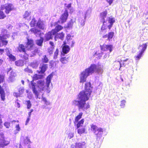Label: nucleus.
I'll use <instances>...</instances> for the list:
<instances>
[{"mask_svg": "<svg viewBox=\"0 0 148 148\" xmlns=\"http://www.w3.org/2000/svg\"><path fill=\"white\" fill-rule=\"evenodd\" d=\"M52 77L53 75H48L46 79V83H44V81L42 79L38 81L37 82V85L33 81L31 82L30 87L35 95L36 99H40L39 93L41 90L46 89L47 93H49L50 92V90L52 88V84H51V82Z\"/></svg>", "mask_w": 148, "mask_h": 148, "instance_id": "obj_1", "label": "nucleus"}, {"mask_svg": "<svg viewBox=\"0 0 148 148\" xmlns=\"http://www.w3.org/2000/svg\"><path fill=\"white\" fill-rule=\"evenodd\" d=\"M90 95L85 91L80 92L78 95L79 100H74L73 102V104L77 106L79 110H84L90 108V105L86 101L89 99Z\"/></svg>", "mask_w": 148, "mask_h": 148, "instance_id": "obj_2", "label": "nucleus"}, {"mask_svg": "<svg viewBox=\"0 0 148 148\" xmlns=\"http://www.w3.org/2000/svg\"><path fill=\"white\" fill-rule=\"evenodd\" d=\"M103 66L101 65H97L95 64H92L90 66L85 70L90 75L95 72L99 74H101L103 71Z\"/></svg>", "mask_w": 148, "mask_h": 148, "instance_id": "obj_3", "label": "nucleus"}, {"mask_svg": "<svg viewBox=\"0 0 148 148\" xmlns=\"http://www.w3.org/2000/svg\"><path fill=\"white\" fill-rule=\"evenodd\" d=\"M147 45L146 43L139 45L138 49H139L140 48H142V49L141 50L139 51V53L137 56H135L134 58L136 60H138L141 58L144 51L147 49Z\"/></svg>", "mask_w": 148, "mask_h": 148, "instance_id": "obj_4", "label": "nucleus"}, {"mask_svg": "<svg viewBox=\"0 0 148 148\" xmlns=\"http://www.w3.org/2000/svg\"><path fill=\"white\" fill-rule=\"evenodd\" d=\"M90 75L85 70L82 72L79 75L80 82L83 83L86 82V78Z\"/></svg>", "mask_w": 148, "mask_h": 148, "instance_id": "obj_5", "label": "nucleus"}, {"mask_svg": "<svg viewBox=\"0 0 148 148\" xmlns=\"http://www.w3.org/2000/svg\"><path fill=\"white\" fill-rule=\"evenodd\" d=\"M13 7L12 4H10L3 5L1 7V10H4L6 13L8 14L12 10Z\"/></svg>", "mask_w": 148, "mask_h": 148, "instance_id": "obj_6", "label": "nucleus"}, {"mask_svg": "<svg viewBox=\"0 0 148 148\" xmlns=\"http://www.w3.org/2000/svg\"><path fill=\"white\" fill-rule=\"evenodd\" d=\"M10 35L8 34H5L1 35L0 36V45H1V44L2 43L3 45H6L8 43V41L6 40H4V39H6L9 38Z\"/></svg>", "mask_w": 148, "mask_h": 148, "instance_id": "obj_7", "label": "nucleus"}, {"mask_svg": "<svg viewBox=\"0 0 148 148\" xmlns=\"http://www.w3.org/2000/svg\"><path fill=\"white\" fill-rule=\"evenodd\" d=\"M85 145L84 142L76 143L75 145H71V148H83L85 147Z\"/></svg>", "mask_w": 148, "mask_h": 148, "instance_id": "obj_8", "label": "nucleus"}, {"mask_svg": "<svg viewBox=\"0 0 148 148\" xmlns=\"http://www.w3.org/2000/svg\"><path fill=\"white\" fill-rule=\"evenodd\" d=\"M68 16V10H65L64 13L62 15L60 18L61 23H63L66 21Z\"/></svg>", "mask_w": 148, "mask_h": 148, "instance_id": "obj_9", "label": "nucleus"}, {"mask_svg": "<svg viewBox=\"0 0 148 148\" xmlns=\"http://www.w3.org/2000/svg\"><path fill=\"white\" fill-rule=\"evenodd\" d=\"M27 42L25 46L27 49L31 50L33 46V41L32 39L27 38Z\"/></svg>", "mask_w": 148, "mask_h": 148, "instance_id": "obj_10", "label": "nucleus"}, {"mask_svg": "<svg viewBox=\"0 0 148 148\" xmlns=\"http://www.w3.org/2000/svg\"><path fill=\"white\" fill-rule=\"evenodd\" d=\"M48 67L47 65V64H45L42 63L40 65V68L41 70L40 71H39V74L41 73L43 74L47 70Z\"/></svg>", "mask_w": 148, "mask_h": 148, "instance_id": "obj_11", "label": "nucleus"}, {"mask_svg": "<svg viewBox=\"0 0 148 148\" xmlns=\"http://www.w3.org/2000/svg\"><path fill=\"white\" fill-rule=\"evenodd\" d=\"M100 47L101 51H107L108 50H109L110 52L111 51V45H100Z\"/></svg>", "mask_w": 148, "mask_h": 148, "instance_id": "obj_12", "label": "nucleus"}, {"mask_svg": "<svg viewBox=\"0 0 148 148\" xmlns=\"http://www.w3.org/2000/svg\"><path fill=\"white\" fill-rule=\"evenodd\" d=\"M85 91L91 94L92 92V88L90 82L86 83L85 86Z\"/></svg>", "mask_w": 148, "mask_h": 148, "instance_id": "obj_13", "label": "nucleus"}, {"mask_svg": "<svg viewBox=\"0 0 148 148\" xmlns=\"http://www.w3.org/2000/svg\"><path fill=\"white\" fill-rule=\"evenodd\" d=\"M54 37V39L55 41L57 40V39L59 38L61 40H63L64 39V34L63 32H61L59 34H56Z\"/></svg>", "mask_w": 148, "mask_h": 148, "instance_id": "obj_14", "label": "nucleus"}, {"mask_svg": "<svg viewBox=\"0 0 148 148\" xmlns=\"http://www.w3.org/2000/svg\"><path fill=\"white\" fill-rule=\"evenodd\" d=\"M24 91V89L23 87H20L18 90V93H17L14 92L13 93L14 96L16 97L20 96L23 93Z\"/></svg>", "mask_w": 148, "mask_h": 148, "instance_id": "obj_15", "label": "nucleus"}, {"mask_svg": "<svg viewBox=\"0 0 148 148\" xmlns=\"http://www.w3.org/2000/svg\"><path fill=\"white\" fill-rule=\"evenodd\" d=\"M103 25H107L109 29H110L111 27V18L110 17H108L106 21H103Z\"/></svg>", "mask_w": 148, "mask_h": 148, "instance_id": "obj_16", "label": "nucleus"}, {"mask_svg": "<svg viewBox=\"0 0 148 148\" xmlns=\"http://www.w3.org/2000/svg\"><path fill=\"white\" fill-rule=\"evenodd\" d=\"M52 33V30L51 32H49L45 34V38L46 41H48L52 38L53 36L55 35Z\"/></svg>", "mask_w": 148, "mask_h": 148, "instance_id": "obj_17", "label": "nucleus"}, {"mask_svg": "<svg viewBox=\"0 0 148 148\" xmlns=\"http://www.w3.org/2000/svg\"><path fill=\"white\" fill-rule=\"evenodd\" d=\"M36 26L40 29H43L45 28V24L44 22L40 21L39 20L36 24Z\"/></svg>", "mask_w": 148, "mask_h": 148, "instance_id": "obj_18", "label": "nucleus"}, {"mask_svg": "<svg viewBox=\"0 0 148 148\" xmlns=\"http://www.w3.org/2000/svg\"><path fill=\"white\" fill-rule=\"evenodd\" d=\"M16 74L12 71H11L8 78V81L10 82L14 81L15 80L14 78Z\"/></svg>", "mask_w": 148, "mask_h": 148, "instance_id": "obj_19", "label": "nucleus"}, {"mask_svg": "<svg viewBox=\"0 0 148 148\" xmlns=\"http://www.w3.org/2000/svg\"><path fill=\"white\" fill-rule=\"evenodd\" d=\"M63 29V27L60 25L56 26L54 29H52V33L53 34H56V33Z\"/></svg>", "mask_w": 148, "mask_h": 148, "instance_id": "obj_20", "label": "nucleus"}, {"mask_svg": "<svg viewBox=\"0 0 148 148\" xmlns=\"http://www.w3.org/2000/svg\"><path fill=\"white\" fill-rule=\"evenodd\" d=\"M113 67L114 69H120L121 67V64L120 63V62L115 61L113 64Z\"/></svg>", "mask_w": 148, "mask_h": 148, "instance_id": "obj_21", "label": "nucleus"}, {"mask_svg": "<svg viewBox=\"0 0 148 148\" xmlns=\"http://www.w3.org/2000/svg\"><path fill=\"white\" fill-rule=\"evenodd\" d=\"M65 10H67L68 12V11L69 12H73V8L71 7V4L70 3L69 4H65Z\"/></svg>", "mask_w": 148, "mask_h": 148, "instance_id": "obj_22", "label": "nucleus"}, {"mask_svg": "<svg viewBox=\"0 0 148 148\" xmlns=\"http://www.w3.org/2000/svg\"><path fill=\"white\" fill-rule=\"evenodd\" d=\"M43 77V75L42 74H37L34 75L33 76V80H38L39 79H42Z\"/></svg>", "mask_w": 148, "mask_h": 148, "instance_id": "obj_23", "label": "nucleus"}, {"mask_svg": "<svg viewBox=\"0 0 148 148\" xmlns=\"http://www.w3.org/2000/svg\"><path fill=\"white\" fill-rule=\"evenodd\" d=\"M70 48L68 45H64L62 48V51L65 53H67L70 50Z\"/></svg>", "mask_w": 148, "mask_h": 148, "instance_id": "obj_24", "label": "nucleus"}, {"mask_svg": "<svg viewBox=\"0 0 148 148\" xmlns=\"http://www.w3.org/2000/svg\"><path fill=\"white\" fill-rule=\"evenodd\" d=\"M18 50L20 52H25V47L22 44L20 45L18 48Z\"/></svg>", "mask_w": 148, "mask_h": 148, "instance_id": "obj_25", "label": "nucleus"}, {"mask_svg": "<svg viewBox=\"0 0 148 148\" xmlns=\"http://www.w3.org/2000/svg\"><path fill=\"white\" fill-rule=\"evenodd\" d=\"M30 30L31 32H33L34 33L36 36H38H38H39L40 34V30H38L35 28H32Z\"/></svg>", "mask_w": 148, "mask_h": 148, "instance_id": "obj_26", "label": "nucleus"}, {"mask_svg": "<svg viewBox=\"0 0 148 148\" xmlns=\"http://www.w3.org/2000/svg\"><path fill=\"white\" fill-rule=\"evenodd\" d=\"M0 94H1V98L3 101H4L5 99V93L3 89L2 88L1 86H0Z\"/></svg>", "mask_w": 148, "mask_h": 148, "instance_id": "obj_27", "label": "nucleus"}, {"mask_svg": "<svg viewBox=\"0 0 148 148\" xmlns=\"http://www.w3.org/2000/svg\"><path fill=\"white\" fill-rule=\"evenodd\" d=\"M15 65L17 66H22L23 65V61L21 60H19L15 62Z\"/></svg>", "mask_w": 148, "mask_h": 148, "instance_id": "obj_28", "label": "nucleus"}, {"mask_svg": "<svg viewBox=\"0 0 148 148\" xmlns=\"http://www.w3.org/2000/svg\"><path fill=\"white\" fill-rule=\"evenodd\" d=\"M129 60L128 58H127L125 60H121L120 62V63L121 64V67L123 66H125L127 64H129L128 63H126L125 62L127 61V60Z\"/></svg>", "mask_w": 148, "mask_h": 148, "instance_id": "obj_29", "label": "nucleus"}, {"mask_svg": "<svg viewBox=\"0 0 148 148\" xmlns=\"http://www.w3.org/2000/svg\"><path fill=\"white\" fill-rule=\"evenodd\" d=\"M103 129L101 128H99L98 130H97V134H95L97 136V137H100L103 134Z\"/></svg>", "mask_w": 148, "mask_h": 148, "instance_id": "obj_30", "label": "nucleus"}, {"mask_svg": "<svg viewBox=\"0 0 148 148\" xmlns=\"http://www.w3.org/2000/svg\"><path fill=\"white\" fill-rule=\"evenodd\" d=\"M98 129L99 128L95 125H92L91 126V130L93 131L95 134H97V130H98Z\"/></svg>", "mask_w": 148, "mask_h": 148, "instance_id": "obj_31", "label": "nucleus"}, {"mask_svg": "<svg viewBox=\"0 0 148 148\" xmlns=\"http://www.w3.org/2000/svg\"><path fill=\"white\" fill-rule=\"evenodd\" d=\"M42 101H43L44 104L46 106L50 105V103L49 101H48L47 99L44 97H42Z\"/></svg>", "mask_w": 148, "mask_h": 148, "instance_id": "obj_32", "label": "nucleus"}, {"mask_svg": "<svg viewBox=\"0 0 148 148\" xmlns=\"http://www.w3.org/2000/svg\"><path fill=\"white\" fill-rule=\"evenodd\" d=\"M85 21L83 20V19L81 17H79L78 19V22L80 24V26H83L85 24Z\"/></svg>", "mask_w": 148, "mask_h": 148, "instance_id": "obj_33", "label": "nucleus"}, {"mask_svg": "<svg viewBox=\"0 0 148 148\" xmlns=\"http://www.w3.org/2000/svg\"><path fill=\"white\" fill-rule=\"evenodd\" d=\"M23 142L25 144H28L31 143L29 138L28 137H26L24 138Z\"/></svg>", "mask_w": 148, "mask_h": 148, "instance_id": "obj_34", "label": "nucleus"}, {"mask_svg": "<svg viewBox=\"0 0 148 148\" xmlns=\"http://www.w3.org/2000/svg\"><path fill=\"white\" fill-rule=\"evenodd\" d=\"M68 58L65 57L61 58L60 61L63 64H66L68 62Z\"/></svg>", "mask_w": 148, "mask_h": 148, "instance_id": "obj_35", "label": "nucleus"}, {"mask_svg": "<svg viewBox=\"0 0 148 148\" xmlns=\"http://www.w3.org/2000/svg\"><path fill=\"white\" fill-rule=\"evenodd\" d=\"M38 62L35 61L31 63L32 66L34 68H36L38 66Z\"/></svg>", "mask_w": 148, "mask_h": 148, "instance_id": "obj_36", "label": "nucleus"}, {"mask_svg": "<svg viewBox=\"0 0 148 148\" xmlns=\"http://www.w3.org/2000/svg\"><path fill=\"white\" fill-rule=\"evenodd\" d=\"M43 40V39L42 38H40L39 40H38L36 41V44L39 46H41L42 44Z\"/></svg>", "mask_w": 148, "mask_h": 148, "instance_id": "obj_37", "label": "nucleus"}, {"mask_svg": "<svg viewBox=\"0 0 148 148\" xmlns=\"http://www.w3.org/2000/svg\"><path fill=\"white\" fill-rule=\"evenodd\" d=\"M84 122V119H82L80 121H79L77 124V127L78 128L82 126Z\"/></svg>", "mask_w": 148, "mask_h": 148, "instance_id": "obj_38", "label": "nucleus"}, {"mask_svg": "<svg viewBox=\"0 0 148 148\" xmlns=\"http://www.w3.org/2000/svg\"><path fill=\"white\" fill-rule=\"evenodd\" d=\"M85 131V129L84 128H82L81 129L79 128L78 129L77 132L78 133L81 134L84 132Z\"/></svg>", "mask_w": 148, "mask_h": 148, "instance_id": "obj_39", "label": "nucleus"}, {"mask_svg": "<svg viewBox=\"0 0 148 148\" xmlns=\"http://www.w3.org/2000/svg\"><path fill=\"white\" fill-rule=\"evenodd\" d=\"M111 36V32H109L108 34H106L104 35L103 36V38H107L109 40H110V39L111 38L110 37Z\"/></svg>", "mask_w": 148, "mask_h": 148, "instance_id": "obj_40", "label": "nucleus"}, {"mask_svg": "<svg viewBox=\"0 0 148 148\" xmlns=\"http://www.w3.org/2000/svg\"><path fill=\"white\" fill-rule=\"evenodd\" d=\"M67 43L72 47H73L74 44L75 42L72 40L71 39L70 40L67 41Z\"/></svg>", "mask_w": 148, "mask_h": 148, "instance_id": "obj_41", "label": "nucleus"}, {"mask_svg": "<svg viewBox=\"0 0 148 148\" xmlns=\"http://www.w3.org/2000/svg\"><path fill=\"white\" fill-rule=\"evenodd\" d=\"M107 14V12L106 11H104L101 13L100 14L101 18L103 20L104 18L106 17Z\"/></svg>", "mask_w": 148, "mask_h": 148, "instance_id": "obj_42", "label": "nucleus"}, {"mask_svg": "<svg viewBox=\"0 0 148 148\" xmlns=\"http://www.w3.org/2000/svg\"><path fill=\"white\" fill-rule=\"evenodd\" d=\"M82 114L83 113L82 112H80L79 113V114L76 117L75 119V121L76 122L77 121L79 120L81 118Z\"/></svg>", "mask_w": 148, "mask_h": 148, "instance_id": "obj_43", "label": "nucleus"}, {"mask_svg": "<svg viewBox=\"0 0 148 148\" xmlns=\"http://www.w3.org/2000/svg\"><path fill=\"white\" fill-rule=\"evenodd\" d=\"M26 103L27 109H30L32 106V104L31 103L30 101L29 100H26Z\"/></svg>", "mask_w": 148, "mask_h": 148, "instance_id": "obj_44", "label": "nucleus"}, {"mask_svg": "<svg viewBox=\"0 0 148 148\" xmlns=\"http://www.w3.org/2000/svg\"><path fill=\"white\" fill-rule=\"evenodd\" d=\"M42 61L43 62L47 63L48 62L49 60L46 55H44L43 58H42Z\"/></svg>", "mask_w": 148, "mask_h": 148, "instance_id": "obj_45", "label": "nucleus"}, {"mask_svg": "<svg viewBox=\"0 0 148 148\" xmlns=\"http://www.w3.org/2000/svg\"><path fill=\"white\" fill-rule=\"evenodd\" d=\"M90 10H87L85 14V16H84V19H86V18L88 17H89L90 16Z\"/></svg>", "mask_w": 148, "mask_h": 148, "instance_id": "obj_46", "label": "nucleus"}, {"mask_svg": "<svg viewBox=\"0 0 148 148\" xmlns=\"http://www.w3.org/2000/svg\"><path fill=\"white\" fill-rule=\"evenodd\" d=\"M30 12H29L27 11H26L24 15V18H27L30 15Z\"/></svg>", "mask_w": 148, "mask_h": 148, "instance_id": "obj_47", "label": "nucleus"}, {"mask_svg": "<svg viewBox=\"0 0 148 148\" xmlns=\"http://www.w3.org/2000/svg\"><path fill=\"white\" fill-rule=\"evenodd\" d=\"M3 10L1 9L0 10V19H3L5 17Z\"/></svg>", "mask_w": 148, "mask_h": 148, "instance_id": "obj_48", "label": "nucleus"}, {"mask_svg": "<svg viewBox=\"0 0 148 148\" xmlns=\"http://www.w3.org/2000/svg\"><path fill=\"white\" fill-rule=\"evenodd\" d=\"M36 24V21L34 18L31 21L30 25L31 27H34Z\"/></svg>", "mask_w": 148, "mask_h": 148, "instance_id": "obj_49", "label": "nucleus"}, {"mask_svg": "<svg viewBox=\"0 0 148 148\" xmlns=\"http://www.w3.org/2000/svg\"><path fill=\"white\" fill-rule=\"evenodd\" d=\"M3 144H2V145H1V144H0V147L3 146V145H4L5 146L8 145L9 143V141L8 140H4L3 141Z\"/></svg>", "mask_w": 148, "mask_h": 148, "instance_id": "obj_50", "label": "nucleus"}, {"mask_svg": "<svg viewBox=\"0 0 148 148\" xmlns=\"http://www.w3.org/2000/svg\"><path fill=\"white\" fill-rule=\"evenodd\" d=\"M103 54V52H101V53H99L98 51H97L95 52V55H96L98 56L99 58L102 56Z\"/></svg>", "mask_w": 148, "mask_h": 148, "instance_id": "obj_51", "label": "nucleus"}, {"mask_svg": "<svg viewBox=\"0 0 148 148\" xmlns=\"http://www.w3.org/2000/svg\"><path fill=\"white\" fill-rule=\"evenodd\" d=\"M58 53V49H56V51L54 53L53 58L54 59H56L57 58V56Z\"/></svg>", "mask_w": 148, "mask_h": 148, "instance_id": "obj_52", "label": "nucleus"}, {"mask_svg": "<svg viewBox=\"0 0 148 148\" xmlns=\"http://www.w3.org/2000/svg\"><path fill=\"white\" fill-rule=\"evenodd\" d=\"M125 102L126 101L124 100H123L121 101V103L120 105L121 108H123L125 106Z\"/></svg>", "mask_w": 148, "mask_h": 148, "instance_id": "obj_53", "label": "nucleus"}, {"mask_svg": "<svg viewBox=\"0 0 148 148\" xmlns=\"http://www.w3.org/2000/svg\"><path fill=\"white\" fill-rule=\"evenodd\" d=\"M24 71L27 73H32V71L30 69H29L27 67L26 68L24 69Z\"/></svg>", "mask_w": 148, "mask_h": 148, "instance_id": "obj_54", "label": "nucleus"}, {"mask_svg": "<svg viewBox=\"0 0 148 148\" xmlns=\"http://www.w3.org/2000/svg\"><path fill=\"white\" fill-rule=\"evenodd\" d=\"M9 54V56H8V57L10 59H11V60H12L13 61H14V60H15L16 58L14 56H13L12 54Z\"/></svg>", "mask_w": 148, "mask_h": 148, "instance_id": "obj_55", "label": "nucleus"}, {"mask_svg": "<svg viewBox=\"0 0 148 148\" xmlns=\"http://www.w3.org/2000/svg\"><path fill=\"white\" fill-rule=\"evenodd\" d=\"M10 124L8 122H5L4 124V125L7 128H9L10 126Z\"/></svg>", "mask_w": 148, "mask_h": 148, "instance_id": "obj_56", "label": "nucleus"}, {"mask_svg": "<svg viewBox=\"0 0 148 148\" xmlns=\"http://www.w3.org/2000/svg\"><path fill=\"white\" fill-rule=\"evenodd\" d=\"M73 136L74 133L72 132H71L69 133L68 137L69 139H71L73 138Z\"/></svg>", "mask_w": 148, "mask_h": 148, "instance_id": "obj_57", "label": "nucleus"}, {"mask_svg": "<svg viewBox=\"0 0 148 148\" xmlns=\"http://www.w3.org/2000/svg\"><path fill=\"white\" fill-rule=\"evenodd\" d=\"M4 79V77L3 75H0V83L3 82Z\"/></svg>", "mask_w": 148, "mask_h": 148, "instance_id": "obj_58", "label": "nucleus"}, {"mask_svg": "<svg viewBox=\"0 0 148 148\" xmlns=\"http://www.w3.org/2000/svg\"><path fill=\"white\" fill-rule=\"evenodd\" d=\"M53 48H50L48 49V52L50 55L53 53Z\"/></svg>", "mask_w": 148, "mask_h": 148, "instance_id": "obj_59", "label": "nucleus"}, {"mask_svg": "<svg viewBox=\"0 0 148 148\" xmlns=\"http://www.w3.org/2000/svg\"><path fill=\"white\" fill-rule=\"evenodd\" d=\"M146 30L145 29H144L143 30H140L139 33H141V35H143V34H144V33L146 32H145Z\"/></svg>", "mask_w": 148, "mask_h": 148, "instance_id": "obj_60", "label": "nucleus"}, {"mask_svg": "<svg viewBox=\"0 0 148 148\" xmlns=\"http://www.w3.org/2000/svg\"><path fill=\"white\" fill-rule=\"evenodd\" d=\"M71 35L70 34H68L66 36V39L67 41L70 40L71 39H72L71 38Z\"/></svg>", "mask_w": 148, "mask_h": 148, "instance_id": "obj_61", "label": "nucleus"}, {"mask_svg": "<svg viewBox=\"0 0 148 148\" xmlns=\"http://www.w3.org/2000/svg\"><path fill=\"white\" fill-rule=\"evenodd\" d=\"M16 130L18 131H19L20 130V128L19 127V125H16Z\"/></svg>", "mask_w": 148, "mask_h": 148, "instance_id": "obj_62", "label": "nucleus"}, {"mask_svg": "<svg viewBox=\"0 0 148 148\" xmlns=\"http://www.w3.org/2000/svg\"><path fill=\"white\" fill-rule=\"evenodd\" d=\"M6 52L7 53V55L8 56H9V54H11L10 53V51L8 49H6Z\"/></svg>", "mask_w": 148, "mask_h": 148, "instance_id": "obj_63", "label": "nucleus"}, {"mask_svg": "<svg viewBox=\"0 0 148 148\" xmlns=\"http://www.w3.org/2000/svg\"><path fill=\"white\" fill-rule=\"evenodd\" d=\"M49 44L51 46V48H54V44L53 42L51 41L49 42Z\"/></svg>", "mask_w": 148, "mask_h": 148, "instance_id": "obj_64", "label": "nucleus"}]
</instances>
